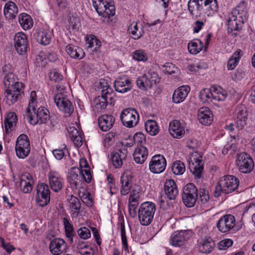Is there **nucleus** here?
<instances>
[{
	"instance_id": "52",
	"label": "nucleus",
	"mask_w": 255,
	"mask_h": 255,
	"mask_svg": "<svg viewBox=\"0 0 255 255\" xmlns=\"http://www.w3.org/2000/svg\"><path fill=\"white\" fill-rule=\"evenodd\" d=\"M83 192L80 191L79 195L82 201L88 206H92L93 205V201L90 197V193L83 189Z\"/></svg>"
},
{
	"instance_id": "31",
	"label": "nucleus",
	"mask_w": 255,
	"mask_h": 255,
	"mask_svg": "<svg viewBox=\"0 0 255 255\" xmlns=\"http://www.w3.org/2000/svg\"><path fill=\"white\" fill-rule=\"evenodd\" d=\"M202 1L203 14L209 16L217 11L218 5L217 0H203Z\"/></svg>"
},
{
	"instance_id": "36",
	"label": "nucleus",
	"mask_w": 255,
	"mask_h": 255,
	"mask_svg": "<svg viewBox=\"0 0 255 255\" xmlns=\"http://www.w3.org/2000/svg\"><path fill=\"white\" fill-rule=\"evenodd\" d=\"M69 202V208L72 217H77L81 209V204L80 200L77 197L71 195Z\"/></svg>"
},
{
	"instance_id": "46",
	"label": "nucleus",
	"mask_w": 255,
	"mask_h": 255,
	"mask_svg": "<svg viewBox=\"0 0 255 255\" xmlns=\"http://www.w3.org/2000/svg\"><path fill=\"white\" fill-rule=\"evenodd\" d=\"M136 83L137 87L142 90L150 89L153 85L146 75L137 78Z\"/></svg>"
},
{
	"instance_id": "37",
	"label": "nucleus",
	"mask_w": 255,
	"mask_h": 255,
	"mask_svg": "<svg viewBox=\"0 0 255 255\" xmlns=\"http://www.w3.org/2000/svg\"><path fill=\"white\" fill-rule=\"evenodd\" d=\"M203 0H189L188 2V9L191 15H194V12L196 11L198 13V16L203 15L202 3Z\"/></svg>"
},
{
	"instance_id": "64",
	"label": "nucleus",
	"mask_w": 255,
	"mask_h": 255,
	"mask_svg": "<svg viewBox=\"0 0 255 255\" xmlns=\"http://www.w3.org/2000/svg\"><path fill=\"white\" fill-rule=\"evenodd\" d=\"M199 200L203 204L206 203L209 200L208 192L204 188H200L199 190Z\"/></svg>"
},
{
	"instance_id": "55",
	"label": "nucleus",
	"mask_w": 255,
	"mask_h": 255,
	"mask_svg": "<svg viewBox=\"0 0 255 255\" xmlns=\"http://www.w3.org/2000/svg\"><path fill=\"white\" fill-rule=\"evenodd\" d=\"M133 140L135 143H137V146H143V144L146 142V138L142 132H137L133 136Z\"/></svg>"
},
{
	"instance_id": "47",
	"label": "nucleus",
	"mask_w": 255,
	"mask_h": 255,
	"mask_svg": "<svg viewBox=\"0 0 255 255\" xmlns=\"http://www.w3.org/2000/svg\"><path fill=\"white\" fill-rule=\"evenodd\" d=\"M242 52L241 50L235 52L228 62L227 68L228 70L234 69L238 64L239 60L241 58Z\"/></svg>"
},
{
	"instance_id": "38",
	"label": "nucleus",
	"mask_w": 255,
	"mask_h": 255,
	"mask_svg": "<svg viewBox=\"0 0 255 255\" xmlns=\"http://www.w3.org/2000/svg\"><path fill=\"white\" fill-rule=\"evenodd\" d=\"M18 10L16 4L12 1L7 2L4 6V14L6 18L14 19L18 13Z\"/></svg>"
},
{
	"instance_id": "63",
	"label": "nucleus",
	"mask_w": 255,
	"mask_h": 255,
	"mask_svg": "<svg viewBox=\"0 0 255 255\" xmlns=\"http://www.w3.org/2000/svg\"><path fill=\"white\" fill-rule=\"evenodd\" d=\"M139 199V192L135 189L131 190L129 197L128 203H138Z\"/></svg>"
},
{
	"instance_id": "34",
	"label": "nucleus",
	"mask_w": 255,
	"mask_h": 255,
	"mask_svg": "<svg viewBox=\"0 0 255 255\" xmlns=\"http://www.w3.org/2000/svg\"><path fill=\"white\" fill-rule=\"evenodd\" d=\"M215 244L210 237H205L199 242V250L204 254H209L213 249Z\"/></svg>"
},
{
	"instance_id": "33",
	"label": "nucleus",
	"mask_w": 255,
	"mask_h": 255,
	"mask_svg": "<svg viewBox=\"0 0 255 255\" xmlns=\"http://www.w3.org/2000/svg\"><path fill=\"white\" fill-rule=\"evenodd\" d=\"M148 153L146 147L144 146H137L133 154L134 160L138 164H142L146 159Z\"/></svg>"
},
{
	"instance_id": "17",
	"label": "nucleus",
	"mask_w": 255,
	"mask_h": 255,
	"mask_svg": "<svg viewBox=\"0 0 255 255\" xmlns=\"http://www.w3.org/2000/svg\"><path fill=\"white\" fill-rule=\"evenodd\" d=\"M14 47L20 55L26 53L28 48V41L26 35L23 32L17 33L14 38Z\"/></svg>"
},
{
	"instance_id": "9",
	"label": "nucleus",
	"mask_w": 255,
	"mask_h": 255,
	"mask_svg": "<svg viewBox=\"0 0 255 255\" xmlns=\"http://www.w3.org/2000/svg\"><path fill=\"white\" fill-rule=\"evenodd\" d=\"M120 119L124 126L127 128H132L137 125L139 115L137 111L132 108H126L123 110Z\"/></svg>"
},
{
	"instance_id": "13",
	"label": "nucleus",
	"mask_w": 255,
	"mask_h": 255,
	"mask_svg": "<svg viewBox=\"0 0 255 255\" xmlns=\"http://www.w3.org/2000/svg\"><path fill=\"white\" fill-rule=\"evenodd\" d=\"M166 166V160L163 155L156 154L151 159L149 163L150 171L154 174L163 172Z\"/></svg>"
},
{
	"instance_id": "18",
	"label": "nucleus",
	"mask_w": 255,
	"mask_h": 255,
	"mask_svg": "<svg viewBox=\"0 0 255 255\" xmlns=\"http://www.w3.org/2000/svg\"><path fill=\"white\" fill-rule=\"evenodd\" d=\"M244 22L235 17L234 15H229L227 19V31L233 36H237L239 34V32L242 30Z\"/></svg>"
},
{
	"instance_id": "11",
	"label": "nucleus",
	"mask_w": 255,
	"mask_h": 255,
	"mask_svg": "<svg viewBox=\"0 0 255 255\" xmlns=\"http://www.w3.org/2000/svg\"><path fill=\"white\" fill-rule=\"evenodd\" d=\"M23 84L19 82L7 88L4 93L6 104L10 106L17 101L18 96L23 92Z\"/></svg>"
},
{
	"instance_id": "41",
	"label": "nucleus",
	"mask_w": 255,
	"mask_h": 255,
	"mask_svg": "<svg viewBox=\"0 0 255 255\" xmlns=\"http://www.w3.org/2000/svg\"><path fill=\"white\" fill-rule=\"evenodd\" d=\"M111 160L113 166L116 168H120L123 164V160L127 157V153L120 150L119 152H115L111 154Z\"/></svg>"
},
{
	"instance_id": "21",
	"label": "nucleus",
	"mask_w": 255,
	"mask_h": 255,
	"mask_svg": "<svg viewBox=\"0 0 255 255\" xmlns=\"http://www.w3.org/2000/svg\"><path fill=\"white\" fill-rule=\"evenodd\" d=\"M188 168L196 178L202 177L203 171V163L201 159L196 158H190L188 161Z\"/></svg>"
},
{
	"instance_id": "45",
	"label": "nucleus",
	"mask_w": 255,
	"mask_h": 255,
	"mask_svg": "<svg viewBox=\"0 0 255 255\" xmlns=\"http://www.w3.org/2000/svg\"><path fill=\"white\" fill-rule=\"evenodd\" d=\"M17 121L16 114L13 112H10L7 115L4 121V129L6 133L9 132V129H11L13 126L15 125Z\"/></svg>"
},
{
	"instance_id": "60",
	"label": "nucleus",
	"mask_w": 255,
	"mask_h": 255,
	"mask_svg": "<svg viewBox=\"0 0 255 255\" xmlns=\"http://www.w3.org/2000/svg\"><path fill=\"white\" fill-rule=\"evenodd\" d=\"M233 241L230 239H226L220 241L219 243V249L225 250L233 245Z\"/></svg>"
},
{
	"instance_id": "62",
	"label": "nucleus",
	"mask_w": 255,
	"mask_h": 255,
	"mask_svg": "<svg viewBox=\"0 0 255 255\" xmlns=\"http://www.w3.org/2000/svg\"><path fill=\"white\" fill-rule=\"evenodd\" d=\"M163 67L164 68V71L169 75L175 73L176 71L177 70V68L172 63H166L164 65Z\"/></svg>"
},
{
	"instance_id": "19",
	"label": "nucleus",
	"mask_w": 255,
	"mask_h": 255,
	"mask_svg": "<svg viewBox=\"0 0 255 255\" xmlns=\"http://www.w3.org/2000/svg\"><path fill=\"white\" fill-rule=\"evenodd\" d=\"M114 87L117 92L124 93L131 90V83L127 76H120L115 81Z\"/></svg>"
},
{
	"instance_id": "42",
	"label": "nucleus",
	"mask_w": 255,
	"mask_h": 255,
	"mask_svg": "<svg viewBox=\"0 0 255 255\" xmlns=\"http://www.w3.org/2000/svg\"><path fill=\"white\" fill-rule=\"evenodd\" d=\"M128 31L132 36L134 39H139L144 33L143 27L142 26L139 29L137 22H132L128 26Z\"/></svg>"
},
{
	"instance_id": "50",
	"label": "nucleus",
	"mask_w": 255,
	"mask_h": 255,
	"mask_svg": "<svg viewBox=\"0 0 255 255\" xmlns=\"http://www.w3.org/2000/svg\"><path fill=\"white\" fill-rule=\"evenodd\" d=\"M146 131L151 135H155L158 133V127L155 121L149 120L145 124Z\"/></svg>"
},
{
	"instance_id": "35",
	"label": "nucleus",
	"mask_w": 255,
	"mask_h": 255,
	"mask_svg": "<svg viewBox=\"0 0 255 255\" xmlns=\"http://www.w3.org/2000/svg\"><path fill=\"white\" fill-rule=\"evenodd\" d=\"M33 36L37 42L43 45L49 44L51 41V33L46 30L36 32Z\"/></svg>"
},
{
	"instance_id": "58",
	"label": "nucleus",
	"mask_w": 255,
	"mask_h": 255,
	"mask_svg": "<svg viewBox=\"0 0 255 255\" xmlns=\"http://www.w3.org/2000/svg\"><path fill=\"white\" fill-rule=\"evenodd\" d=\"M77 233L80 238L84 240L88 239L91 237V232L86 227L81 228Z\"/></svg>"
},
{
	"instance_id": "1",
	"label": "nucleus",
	"mask_w": 255,
	"mask_h": 255,
	"mask_svg": "<svg viewBox=\"0 0 255 255\" xmlns=\"http://www.w3.org/2000/svg\"><path fill=\"white\" fill-rule=\"evenodd\" d=\"M239 181L233 175H226L222 177L217 183L214 191L215 197H219L222 193L225 194L235 191L239 186Z\"/></svg>"
},
{
	"instance_id": "51",
	"label": "nucleus",
	"mask_w": 255,
	"mask_h": 255,
	"mask_svg": "<svg viewBox=\"0 0 255 255\" xmlns=\"http://www.w3.org/2000/svg\"><path fill=\"white\" fill-rule=\"evenodd\" d=\"M63 224L64 225L66 235L67 237L69 238L71 243H73V237L74 236L73 226L70 224L69 220L66 218H63Z\"/></svg>"
},
{
	"instance_id": "24",
	"label": "nucleus",
	"mask_w": 255,
	"mask_h": 255,
	"mask_svg": "<svg viewBox=\"0 0 255 255\" xmlns=\"http://www.w3.org/2000/svg\"><path fill=\"white\" fill-rule=\"evenodd\" d=\"M66 248V244L64 240L61 238L53 239L49 245L50 252L54 255L61 254Z\"/></svg>"
},
{
	"instance_id": "4",
	"label": "nucleus",
	"mask_w": 255,
	"mask_h": 255,
	"mask_svg": "<svg viewBox=\"0 0 255 255\" xmlns=\"http://www.w3.org/2000/svg\"><path fill=\"white\" fill-rule=\"evenodd\" d=\"M156 206L151 202L142 203L138 210V217L140 224L142 226H147L152 221Z\"/></svg>"
},
{
	"instance_id": "23",
	"label": "nucleus",
	"mask_w": 255,
	"mask_h": 255,
	"mask_svg": "<svg viewBox=\"0 0 255 255\" xmlns=\"http://www.w3.org/2000/svg\"><path fill=\"white\" fill-rule=\"evenodd\" d=\"M236 128L238 130H241L247 124L248 114L246 108L243 106L238 107L236 110Z\"/></svg>"
},
{
	"instance_id": "30",
	"label": "nucleus",
	"mask_w": 255,
	"mask_h": 255,
	"mask_svg": "<svg viewBox=\"0 0 255 255\" xmlns=\"http://www.w3.org/2000/svg\"><path fill=\"white\" fill-rule=\"evenodd\" d=\"M164 191L169 200H174L178 195L177 185L173 180H167L164 184Z\"/></svg>"
},
{
	"instance_id": "16",
	"label": "nucleus",
	"mask_w": 255,
	"mask_h": 255,
	"mask_svg": "<svg viewBox=\"0 0 255 255\" xmlns=\"http://www.w3.org/2000/svg\"><path fill=\"white\" fill-rule=\"evenodd\" d=\"M54 100L60 111L69 115H71L73 112L74 109L71 103L64 96V95L55 94Z\"/></svg>"
},
{
	"instance_id": "26",
	"label": "nucleus",
	"mask_w": 255,
	"mask_h": 255,
	"mask_svg": "<svg viewBox=\"0 0 255 255\" xmlns=\"http://www.w3.org/2000/svg\"><path fill=\"white\" fill-rule=\"evenodd\" d=\"M169 132L174 138H181L185 134V130L183 127L178 120H173L170 122L169 126Z\"/></svg>"
},
{
	"instance_id": "25",
	"label": "nucleus",
	"mask_w": 255,
	"mask_h": 255,
	"mask_svg": "<svg viewBox=\"0 0 255 255\" xmlns=\"http://www.w3.org/2000/svg\"><path fill=\"white\" fill-rule=\"evenodd\" d=\"M231 15H234L236 18L246 22L248 17L247 9L244 1L241 2L235 8L233 9Z\"/></svg>"
},
{
	"instance_id": "48",
	"label": "nucleus",
	"mask_w": 255,
	"mask_h": 255,
	"mask_svg": "<svg viewBox=\"0 0 255 255\" xmlns=\"http://www.w3.org/2000/svg\"><path fill=\"white\" fill-rule=\"evenodd\" d=\"M185 165L180 160H176L172 163L171 170L174 174L182 175L185 171Z\"/></svg>"
},
{
	"instance_id": "14",
	"label": "nucleus",
	"mask_w": 255,
	"mask_h": 255,
	"mask_svg": "<svg viewBox=\"0 0 255 255\" xmlns=\"http://www.w3.org/2000/svg\"><path fill=\"white\" fill-rule=\"evenodd\" d=\"M236 220L234 216L228 214L224 216L218 221L216 226L223 233H227L235 227Z\"/></svg>"
},
{
	"instance_id": "2",
	"label": "nucleus",
	"mask_w": 255,
	"mask_h": 255,
	"mask_svg": "<svg viewBox=\"0 0 255 255\" xmlns=\"http://www.w3.org/2000/svg\"><path fill=\"white\" fill-rule=\"evenodd\" d=\"M228 96L227 92L220 86L215 85L210 89L204 88L199 93V98L203 103L224 101Z\"/></svg>"
},
{
	"instance_id": "7",
	"label": "nucleus",
	"mask_w": 255,
	"mask_h": 255,
	"mask_svg": "<svg viewBox=\"0 0 255 255\" xmlns=\"http://www.w3.org/2000/svg\"><path fill=\"white\" fill-rule=\"evenodd\" d=\"M236 163L238 170L243 173H250L254 168L252 157L246 152H241L237 155Z\"/></svg>"
},
{
	"instance_id": "27",
	"label": "nucleus",
	"mask_w": 255,
	"mask_h": 255,
	"mask_svg": "<svg viewBox=\"0 0 255 255\" xmlns=\"http://www.w3.org/2000/svg\"><path fill=\"white\" fill-rule=\"evenodd\" d=\"M81 173V167H74L70 169L69 172V182L72 188L77 189L79 183L82 182L80 177Z\"/></svg>"
},
{
	"instance_id": "54",
	"label": "nucleus",
	"mask_w": 255,
	"mask_h": 255,
	"mask_svg": "<svg viewBox=\"0 0 255 255\" xmlns=\"http://www.w3.org/2000/svg\"><path fill=\"white\" fill-rule=\"evenodd\" d=\"M133 58L138 61H145L147 59V56L143 50L139 49L133 53Z\"/></svg>"
},
{
	"instance_id": "32",
	"label": "nucleus",
	"mask_w": 255,
	"mask_h": 255,
	"mask_svg": "<svg viewBox=\"0 0 255 255\" xmlns=\"http://www.w3.org/2000/svg\"><path fill=\"white\" fill-rule=\"evenodd\" d=\"M67 54L72 58L82 59L85 55L84 50L80 47L73 44H68L65 48Z\"/></svg>"
},
{
	"instance_id": "22",
	"label": "nucleus",
	"mask_w": 255,
	"mask_h": 255,
	"mask_svg": "<svg viewBox=\"0 0 255 255\" xmlns=\"http://www.w3.org/2000/svg\"><path fill=\"white\" fill-rule=\"evenodd\" d=\"M197 118L201 124L205 126H209L213 122V115L209 108L203 107L199 109Z\"/></svg>"
},
{
	"instance_id": "12",
	"label": "nucleus",
	"mask_w": 255,
	"mask_h": 255,
	"mask_svg": "<svg viewBox=\"0 0 255 255\" xmlns=\"http://www.w3.org/2000/svg\"><path fill=\"white\" fill-rule=\"evenodd\" d=\"M36 202L41 207L46 206L50 200V191L47 184L41 183L37 186Z\"/></svg>"
},
{
	"instance_id": "43",
	"label": "nucleus",
	"mask_w": 255,
	"mask_h": 255,
	"mask_svg": "<svg viewBox=\"0 0 255 255\" xmlns=\"http://www.w3.org/2000/svg\"><path fill=\"white\" fill-rule=\"evenodd\" d=\"M203 47V43L199 39H195L189 42L188 44L189 52L192 54H197Z\"/></svg>"
},
{
	"instance_id": "6",
	"label": "nucleus",
	"mask_w": 255,
	"mask_h": 255,
	"mask_svg": "<svg viewBox=\"0 0 255 255\" xmlns=\"http://www.w3.org/2000/svg\"><path fill=\"white\" fill-rule=\"evenodd\" d=\"M28 121L31 125L46 123L50 119L48 110L43 107H39L37 110L31 109L29 113H26Z\"/></svg>"
},
{
	"instance_id": "28",
	"label": "nucleus",
	"mask_w": 255,
	"mask_h": 255,
	"mask_svg": "<svg viewBox=\"0 0 255 255\" xmlns=\"http://www.w3.org/2000/svg\"><path fill=\"white\" fill-rule=\"evenodd\" d=\"M190 88L188 86H182L175 90L173 96L172 101L175 104L183 102L187 97Z\"/></svg>"
},
{
	"instance_id": "57",
	"label": "nucleus",
	"mask_w": 255,
	"mask_h": 255,
	"mask_svg": "<svg viewBox=\"0 0 255 255\" xmlns=\"http://www.w3.org/2000/svg\"><path fill=\"white\" fill-rule=\"evenodd\" d=\"M32 185L29 182H27V181L20 180L19 183L21 190L24 193L30 192L32 189Z\"/></svg>"
},
{
	"instance_id": "49",
	"label": "nucleus",
	"mask_w": 255,
	"mask_h": 255,
	"mask_svg": "<svg viewBox=\"0 0 255 255\" xmlns=\"http://www.w3.org/2000/svg\"><path fill=\"white\" fill-rule=\"evenodd\" d=\"M87 48H91L95 46V51H97L98 48L101 46V42L94 35H88L86 40Z\"/></svg>"
},
{
	"instance_id": "53",
	"label": "nucleus",
	"mask_w": 255,
	"mask_h": 255,
	"mask_svg": "<svg viewBox=\"0 0 255 255\" xmlns=\"http://www.w3.org/2000/svg\"><path fill=\"white\" fill-rule=\"evenodd\" d=\"M37 100L36 93L35 91H32L30 93L29 103L26 109V113H29L31 109L35 110Z\"/></svg>"
},
{
	"instance_id": "20",
	"label": "nucleus",
	"mask_w": 255,
	"mask_h": 255,
	"mask_svg": "<svg viewBox=\"0 0 255 255\" xmlns=\"http://www.w3.org/2000/svg\"><path fill=\"white\" fill-rule=\"evenodd\" d=\"M50 188L55 192H58L63 188V179L61 175L56 171H50L48 174Z\"/></svg>"
},
{
	"instance_id": "10",
	"label": "nucleus",
	"mask_w": 255,
	"mask_h": 255,
	"mask_svg": "<svg viewBox=\"0 0 255 255\" xmlns=\"http://www.w3.org/2000/svg\"><path fill=\"white\" fill-rule=\"evenodd\" d=\"M30 144L28 137L24 134H20L15 144V151L17 157L24 159L29 154Z\"/></svg>"
},
{
	"instance_id": "3",
	"label": "nucleus",
	"mask_w": 255,
	"mask_h": 255,
	"mask_svg": "<svg viewBox=\"0 0 255 255\" xmlns=\"http://www.w3.org/2000/svg\"><path fill=\"white\" fill-rule=\"evenodd\" d=\"M115 96L113 90L106 83L102 87L101 96H99L94 100L96 109L98 110H105L108 104L114 105Z\"/></svg>"
},
{
	"instance_id": "29",
	"label": "nucleus",
	"mask_w": 255,
	"mask_h": 255,
	"mask_svg": "<svg viewBox=\"0 0 255 255\" xmlns=\"http://www.w3.org/2000/svg\"><path fill=\"white\" fill-rule=\"evenodd\" d=\"M115 121V118L113 116L104 115L98 119L99 128L103 131H108L113 127Z\"/></svg>"
},
{
	"instance_id": "39",
	"label": "nucleus",
	"mask_w": 255,
	"mask_h": 255,
	"mask_svg": "<svg viewBox=\"0 0 255 255\" xmlns=\"http://www.w3.org/2000/svg\"><path fill=\"white\" fill-rule=\"evenodd\" d=\"M130 178L127 175L126 172H124L120 179V183L121 184V193L122 195H126L130 189L131 184L129 181Z\"/></svg>"
},
{
	"instance_id": "15",
	"label": "nucleus",
	"mask_w": 255,
	"mask_h": 255,
	"mask_svg": "<svg viewBox=\"0 0 255 255\" xmlns=\"http://www.w3.org/2000/svg\"><path fill=\"white\" fill-rule=\"evenodd\" d=\"M191 236V231L181 230L174 232L170 237V243L175 247H180L184 245Z\"/></svg>"
},
{
	"instance_id": "44",
	"label": "nucleus",
	"mask_w": 255,
	"mask_h": 255,
	"mask_svg": "<svg viewBox=\"0 0 255 255\" xmlns=\"http://www.w3.org/2000/svg\"><path fill=\"white\" fill-rule=\"evenodd\" d=\"M19 22L22 28L26 30L30 29L33 25V20L27 14L21 13L18 16Z\"/></svg>"
},
{
	"instance_id": "61",
	"label": "nucleus",
	"mask_w": 255,
	"mask_h": 255,
	"mask_svg": "<svg viewBox=\"0 0 255 255\" xmlns=\"http://www.w3.org/2000/svg\"><path fill=\"white\" fill-rule=\"evenodd\" d=\"M14 75L12 73L7 74L4 78V82L5 86L9 88V87L14 85L15 82L14 80Z\"/></svg>"
},
{
	"instance_id": "56",
	"label": "nucleus",
	"mask_w": 255,
	"mask_h": 255,
	"mask_svg": "<svg viewBox=\"0 0 255 255\" xmlns=\"http://www.w3.org/2000/svg\"><path fill=\"white\" fill-rule=\"evenodd\" d=\"M121 235L122 244L125 248V250L128 253V245L124 223L121 224Z\"/></svg>"
},
{
	"instance_id": "5",
	"label": "nucleus",
	"mask_w": 255,
	"mask_h": 255,
	"mask_svg": "<svg viewBox=\"0 0 255 255\" xmlns=\"http://www.w3.org/2000/svg\"><path fill=\"white\" fill-rule=\"evenodd\" d=\"M93 5L98 14L105 18H109L115 14V7L112 2L105 0H92Z\"/></svg>"
},
{
	"instance_id": "8",
	"label": "nucleus",
	"mask_w": 255,
	"mask_h": 255,
	"mask_svg": "<svg viewBox=\"0 0 255 255\" xmlns=\"http://www.w3.org/2000/svg\"><path fill=\"white\" fill-rule=\"evenodd\" d=\"M198 190L193 183L185 185L183 189L182 199L184 205L188 207H193L197 198Z\"/></svg>"
},
{
	"instance_id": "40",
	"label": "nucleus",
	"mask_w": 255,
	"mask_h": 255,
	"mask_svg": "<svg viewBox=\"0 0 255 255\" xmlns=\"http://www.w3.org/2000/svg\"><path fill=\"white\" fill-rule=\"evenodd\" d=\"M80 167L81 169V173L80 177L83 181L87 183H90L92 180V176L89 169L88 163L85 161H81L80 163Z\"/></svg>"
},
{
	"instance_id": "59",
	"label": "nucleus",
	"mask_w": 255,
	"mask_h": 255,
	"mask_svg": "<svg viewBox=\"0 0 255 255\" xmlns=\"http://www.w3.org/2000/svg\"><path fill=\"white\" fill-rule=\"evenodd\" d=\"M68 152L67 148L66 146L61 149H56L53 150V154L54 157L58 160L61 159L65 153Z\"/></svg>"
}]
</instances>
